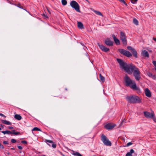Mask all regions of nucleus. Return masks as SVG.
<instances>
[{
  "instance_id": "obj_18",
  "label": "nucleus",
  "mask_w": 156,
  "mask_h": 156,
  "mask_svg": "<svg viewBox=\"0 0 156 156\" xmlns=\"http://www.w3.org/2000/svg\"><path fill=\"white\" fill-rule=\"evenodd\" d=\"M134 152V150L133 149H131L130 152H128L126 154V156H132V154Z\"/></svg>"
},
{
  "instance_id": "obj_30",
  "label": "nucleus",
  "mask_w": 156,
  "mask_h": 156,
  "mask_svg": "<svg viewBox=\"0 0 156 156\" xmlns=\"http://www.w3.org/2000/svg\"><path fill=\"white\" fill-rule=\"evenodd\" d=\"M138 0H130L132 3L133 4H136L137 3Z\"/></svg>"
},
{
  "instance_id": "obj_12",
  "label": "nucleus",
  "mask_w": 156,
  "mask_h": 156,
  "mask_svg": "<svg viewBox=\"0 0 156 156\" xmlns=\"http://www.w3.org/2000/svg\"><path fill=\"white\" fill-rule=\"evenodd\" d=\"M115 125L112 124L111 123H108L105 126V127L107 129L111 130L115 127Z\"/></svg>"
},
{
  "instance_id": "obj_15",
  "label": "nucleus",
  "mask_w": 156,
  "mask_h": 156,
  "mask_svg": "<svg viewBox=\"0 0 156 156\" xmlns=\"http://www.w3.org/2000/svg\"><path fill=\"white\" fill-rule=\"evenodd\" d=\"M112 36L116 44L117 45H119L120 44L119 40L116 38L115 35L114 34H112Z\"/></svg>"
},
{
  "instance_id": "obj_11",
  "label": "nucleus",
  "mask_w": 156,
  "mask_h": 156,
  "mask_svg": "<svg viewBox=\"0 0 156 156\" xmlns=\"http://www.w3.org/2000/svg\"><path fill=\"white\" fill-rule=\"evenodd\" d=\"M98 45L99 47L103 51L105 52H106L109 51L110 49L108 48H106L103 45H100L99 43H98Z\"/></svg>"
},
{
  "instance_id": "obj_10",
  "label": "nucleus",
  "mask_w": 156,
  "mask_h": 156,
  "mask_svg": "<svg viewBox=\"0 0 156 156\" xmlns=\"http://www.w3.org/2000/svg\"><path fill=\"white\" fill-rule=\"evenodd\" d=\"M45 142L48 144L49 146H51L53 148H55L56 147V144L54 143L53 142L50 140H46Z\"/></svg>"
},
{
  "instance_id": "obj_25",
  "label": "nucleus",
  "mask_w": 156,
  "mask_h": 156,
  "mask_svg": "<svg viewBox=\"0 0 156 156\" xmlns=\"http://www.w3.org/2000/svg\"><path fill=\"white\" fill-rule=\"evenodd\" d=\"M93 11L97 15H99V16H103V15L101 13V12H100L99 11H97V10H93Z\"/></svg>"
},
{
  "instance_id": "obj_51",
  "label": "nucleus",
  "mask_w": 156,
  "mask_h": 156,
  "mask_svg": "<svg viewBox=\"0 0 156 156\" xmlns=\"http://www.w3.org/2000/svg\"><path fill=\"white\" fill-rule=\"evenodd\" d=\"M1 129H2V128L1 127H0V130H1Z\"/></svg>"
},
{
  "instance_id": "obj_47",
  "label": "nucleus",
  "mask_w": 156,
  "mask_h": 156,
  "mask_svg": "<svg viewBox=\"0 0 156 156\" xmlns=\"http://www.w3.org/2000/svg\"><path fill=\"white\" fill-rule=\"evenodd\" d=\"M11 132H15V130H12Z\"/></svg>"
},
{
  "instance_id": "obj_1",
  "label": "nucleus",
  "mask_w": 156,
  "mask_h": 156,
  "mask_svg": "<svg viewBox=\"0 0 156 156\" xmlns=\"http://www.w3.org/2000/svg\"><path fill=\"white\" fill-rule=\"evenodd\" d=\"M117 61L120 65V67L124 69L129 74H131L133 72V75L136 81H139L141 78L140 73L139 69L132 64H128L122 59L117 58Z\"/></svg>"
},
{
  "instance_id": "obj_34",
  "label": "nucleus",
  "mask_w": 156,
  "mask_h": 156,
  "mask_svg": "<svg viewBox=\"0 0 156 156\" xmlns=\"http://www.w3.org/2000/svg\"><path fill=\"white\" fill-rule=\"evenodd\" d=\"M147 74L150 77H152V75H153L151 73H150V72H148L147 73Z\"/></svg>"
},
{
  "instance_id": "obj_42",
  "label": "nucleus",
  "mask_w": 156,
  "mask_h": 156,
  "mask_svg": "<svg viewBox=\"0 0 156 156\" xmlns=\"http://www.w3.org/2000/svg\"><path fill=\"white\" fill-rule=\"evenodd\" d=\"M8 128L9 129H12L13 128V127H12V126H9L8 127Z\"/></svg>"
},
{
  "instance_id": "obj_3",
  "label": "nucleus",
  "mask_w": 156,
  "mask_h": 156,
  "mask_svg": "<svg viewBox=\"0 0 156 156\" xmlns=\"http://www.w3.org/2000/svg\"><path fill=\"white\" fill-rule=\"evenodd\" d=\"M126 99L130 103L135 104L141 102L140 98L136 95L127 96L126 97Z\"/></svg>"
},
{
  "instance_id": "obj_38",
  "label": "nucleus",
  "mask_w": 156,
  "mask_h": 156,
  "mask_svg": "<svg viewBox=\"0 0 156 156\" xmlns=\"http://www.w3.org/2000/svg\"><path fill=\"white\" fill-rule=\"evenodd\" d=\"M0 148L2 149H4V147L3 145L0 143Z\"/></svg>"
},
{
  "instance_id": "obj_37",
  "label": "nucleus",
  "mask_w": 156,
  "mask_h": 156,
  "mask_svg": "<svg viewBox=\"0 0 156 156\" xmlns=\"http://www.w3.org/2000/svg\"><path fill=\"white\" fill-rule=\"evenodd\" d=\"M153 79L155 80L156 79V76L155 75H152V76L151 77Z\"/></svg>"
},
{
  "instance_id": "obj_2",
  "label": "nucleus",
  "mask_w": 156,
  "mask_h": 156,
  "mask_svg": "<svg viewBox=\"0 0 156 156\" xmlns=\"http://www.w3.org/2000/svg\"><path fill=\"white\" fill-rule=\"evenodd\" d=\"M124 80L126 82V86H130L133 89L137 90L138 92H140V90L139 88L138 87L134 80H132L127 75L125 76Z\"/></svg>"
},
{
  "instance_id": "obj_43",
  "label": "nucleus",
  "mask_w": 156,
  "mask_h": 156,
  "mask_svg": "<svg viewBox=\"0 0 156 156\" xmlns=\"http://www.w3.org/2000/svg\"><path fill=\"white\" fill-rule=\"evenodd\" d=\"M153 120H154V121L156 122V118H155V117H153Z\"/></svg>"
},
{
  "instance_id": "obj_14",
  "label": "nucleus",
  "mask_w": 156,
  "mask_h": 156,
  "mask_svg": "<svg viewBox=\"0 0 156 156\" xmlns=\"http://www.w3.org/2000/svg\"><path fill=\"white\" fill-rule=\"evenodd\" d=\"M145 94L146 96L150 98L151 96V92L148 88H146L144 90Z\"/></svg>"
},
{
  "instance_id": "obj_20",
  "label": "nucleus",
  "mask_w": 156,
  "mask_h": 156,
  "mask_svg": "<svg viewBox=\"0 0 156 156\" xmlns=\"http://www.w3.org/2000/svg\"><path fill=\"white\" fill-rule=\"evenodd\" d=\"M2 123L7 125H11L12 123L11 122L6 120H2Z\"/></svg>"
},
{
  "instance_id": "obj_5",
  "label": "nucleus",
  "mask_w": 156,
  "mask_h": 156,
  "mask_svg": "<svg viewBox=\"0 0 156 156\" xmlns=\"http://www.w3.org/2000/svg\"><path fill=\"white\" fill-rule=\"evenodd\" d=\"M71 6L77 12H80V6L78 3L75 1H72L70 3Z\"/></svg>"
},
{
  "instance_id": "obj_4",
  "label": "nucleus",
  "mask_w": 156,
  "mask_h": 156,
  "mask_svg": "<svg viewBox=\"0 0 156 156\" xmlns=\"http://www.w3.org/2000/svg\"><path fill=\"white\" fill-rule=\"evenodd\" d=\"M101 140L103 142L104 144L107 146H111L112 144L111 142L109 141L107 137L104 134H102L101 136Z\"/></svg>"
},
{
  "instance_id": "obj_16",
  "label": "nucleus",
  "mask_w": 156,
  "mask_h": 156,
  "mask_svg": "<svg viewBox=\"0 0 156 156\" xmlns=\"http://www.w3.org/2000/svg\"><path fill=\"white\" fill-rule=\"evenodd\" d=\"M142 55L144 57H149V54L147 51L146 50L142 51Z\"/></svg>"
},
{
  "instance_id": "obj_21",
  "label": "nucleus",
  "mask_w": 156,
  "mask_h": 156,
  "mask_svg": "<svg viewBox=\"0 0 156 156\" xmlns=\"http://www.w3.org/2000/svg\"><path fill=\"white\" fill-rule=\"evenodd\" d=\"M73 154L75 156H83L81 154H80L79 153L76 151V152H74L73 153Z\"/></svg>"
},
{
  "instance_id": "obj_28",
  "label": "nucleus",
  "mask_w": 156,
  "mask_h": 156,
  "mask_svg": "<svg viewBox=\"0 0 156 156\" xmlns=\"http://www.w3.org/2000/svg\"><path fill=\"white\" fill-rule=\"evenodd\" d=\"M62 4L63 5H66L67 4V2L66 0H62Z\"/></svg>"
},
{
  "instance_id": "obj_31",
  "label": "nucleus",
  "mask_w": 156,
  "mask_h": 156,
  "mask_svg": "<svg viewBox=\"0 0 156 156\" xmlns=\"http://www.w3.org/2000/svg\"><path fill=\"white\" fill-rule=\"evenodd\" d=\"M133 143L131 142H129L127 143L126 144V147H129L132 145L133 144Z\"/></svg>"
},
{
  "instance_id": "obj_39",
  "label": "nucleus",
  "mask_w": 156,
  "mask_h": 156,
  "mask_svg": "<svg viewBox=\"0 0 156 156\" xmlns=\"http://www.w3.org/2000/svg\"><path fill=\"white\" fill-rule=\"evenodd\" d=\"M17 147L18 148V149H19L20 150H22L23 149V147L21 146H18Z\"/></svg>"
},
{
  "instance_id": "obj_36",
  "label": "nucleus",
  "mask_w": 156,
  "mask_h": 156,
  "mask_svg": "<svg viewBox=\"0 0 156 156\" xmlns=\"http://www.w3.org/2000/svg\"><path fill=\"white\" fill-rule=\"evenodd\" d=\"M21 142L23 144H27V142L26 141H22Z\"/></svg>"
},
{
  "instance_id": "obj_52",
  "label": "nucleus",
  "mask_w": 156,
  "mask_h": 156,
  "mask_svg": "<svg viewBox=\"0 0 156 156\" xmlns=\"http://www.w3.org/2000/svg\"><path fill=\"white\" fill-rule=\"evenodd\" d=\"M65 89L66 90H67V88H66Z\"/></svg>"
},
{
  "instance_id": "obj_8",
  "label": "nucleus",
  "mask_w": 156,
  "mask_h": 156,
  "mask_svg": "<svg viewBox=\"0 0 156 156\" xmlns=\"http://www.w3.org/2000/svg\"><path fill=\"white\" fill-rule=\"evenodd\" d=\"M127 48L128 50L131 51L134 57L135 58H137V53L135 49L133 48L130 46H128L127 47Z\"/></svg>"
},
{
  "instance_id": "obj_50",
  "label": "nucleus",
  "mask_w": 156,
  "mask_h": 156,
  "mask_svg": "<svg viewBox=\"0 0 156 156\" xmlns=\"http://www.w3.org/2000/svg\"><path fill=\"white\" fill-rule=\"evenodd\" d=\"M11 149H12V150H14V147L11 148Z\"/></svg>"
},
{
  "instance_id": "obj_49",
  "label": "nucleus",
  "mask_w": 156,
  "mask_h": 156,
  "mask_svg": "<svg viewBox=\"0 0 156 156\" xmlns=\"http://www.w3.org/2000/svg\"><path fill=\"white\" fill-rule=\"evenodd\" d=\"M87 2H88L89 3V2L88 0H85Z\"/></svg>"
},
{
  "instance_id": "obj_24",
  "label": "nucleus",
  "mask_w": 156,
  "mask_h": 156,
  "mask_svg": "<svg viewBox=\"0 0 156 156\" xmlns=\"http://www.w3.org/2000/svg\"><path fill=\"white\" fill-rule=\"evenodd\" d=\"M1 132L2 133H3L4 134H11L12 133V132L11 131L7 130L6 131H2Z\"/></svg>"
},
{
  "instance_id": "obj_23",
  "label": "nucleus",
  "mask_w": 156,
  "mask_h": 156,
  "mask_svg": "<svg viewBox=\"0 0 156 156\" xmlns=\"http://www.w3.org/2000/svg\"><path fill=\"white\" fill-rule=\"evenodd\" d=\"M99 77L101 80L103 82H104L105 81V78L103 77L101 74H99Z\"/></svg>"
},
{
  "instance_id": "obj_7",
  "label": "nucleus",
  "mask_w": 156,
  "mask_h": 156,
  "mask_svg": "<svg viewBox=\"0 0 156 156\" xmlns=\"http://www.w3.org/2000/svg\"><path fill=\"white\" fill-rule=\"evenodd\" d=\"M120 38L123 45H126L127 43L126 36L125 33L122 31L120 32Z\"/></svg>"
},
{
  "instance_id": "obj_27",
  "label": "nucleus",
  "mask_w": 156,
  "mask_h": 156,
  "mask_svg": "<svg viewBox=\"0 0 156 156\" xmlns=\"http://www.w3.org/2000/svg\"><path fill=\"white\" fill-rule=\"evenodd\" d=\"M32 131H41V130L37 128V127H34L32 130Z\"/></svg>"
},
{
  "instance_id": "obj_48",
  "label": "nucleus",
  "mask_w": 156,
  "mask_h": 156,
  "mask_svg": "<svg viewBox=\"0 0 156 156\" xmlns=\"http://www.w3.org/2000/svg\"><path fill=\"white\" fill-rule=\"evenodd\" d=\"M60 153L63 156H65V155H64L63 154H62V153L61 152H60Z\"/></svg>"
},
{
  "instance_id": "obj_33",
  "label": "nucleus",
  "mask_w": 156,
  "mask_h": 156,
  "mask_svg": "<svg viewBox=\"0 0 156 156\" xmlns=\"http://www.w3.org/2000/svg\"><path fill=\"white\" fill-rule=\"evenodd\" d=\"M42 16L44 17V19H47L48 18V17L44 13L42 14Z\"/></svg>"
},
{
  "instance_id": "obj_9",
  "label": "nucleus",
  "mask_w": 156,
  "mask_h": 156,
  "mask_svg": "<svg viewBox=\"0 0 156 156\" xmlns=\"http://www.w3.org/2000/svg\"><path fill=\"white\" fill-rule=\"evenodd\" d=\"M144 116L147 118H153L154 117V114L153 113H150L148 112L144 111Z\"/></svg>"
},
{
  "instance_id": "obj_46",
  "label": "nucleus",
  "mask_w": 156,
  "mask_h": 156,
  "mask_svg": "<svg viewBox=\"0 0 156 156\" xmlns=\"http://www.w3.org/2000/svg\"><path fill=\"white\" fill-rule=\"evenodd\" d=\"M153 39L156 42V38H155L154 37H153Z\"/></svg>"
},
{
  "instance_id": "obj_13",
  "label": "nucleus",
  "mask_w": 156,
  "mask_h": 156,
  "mask_svg": "<svg viewBox=\"0 0 156 156\" xmlns=\"http://www.w3.org/2000/svg\"><path fill=\"white\" fill-rule=\"evenodd\" d=\"M105 44L108 46H112L113 45V42L110 40L109 38H107L105 41Z\"/></svg>"
},
{
  "instance_id": "obj_40",
  "label": "nucleus",
  "mask_w": 156,
  "mask_h": 156,
  "mask_svg": "<svg viewBox=\"0 0 156 156\" xmlns=\"http://www.w3.org/2000/svg\"><path fill=\"white\" fill-rule=\"evenodd\" d=\"M0 116L4 117L5 118L6 117V116L4 114L1 113H0Z\"/></svg>"
},
{
  "instance_id": "obj_32",
  "label": "nucleus",
  "mask_w": 156,
  "mask_h": 156,
  "mask_svg": "<svg viewBox=\"0 0 156 156\" xmlns=\"http://www.w3.org/2000/svg\"><path fill=\"white\" fill-rule=\"evenodd\" d=\"M11 134H13L16 135H17L19 134H20V132H12Z\"/></svg>"
},
{
  "instance_id": "obj_6",
  "label": "nucleus",
  "mask_w": 156,
  "mask_h": 156,
  "mask_svg": "<svg viewBox=\"0 0 156 156\" xmlns=\"http://www.w3.org/2000/svg\"><path fill=\"white\" fill-rule=\"evenodd\" d=\"M118 51L120 53L127 57H129L132 56V54L129 51L124 49H119Z\"/></svg>"
},
{
  "instance_id": "obj_22",
  "label": "nucleus",
  "mask_w": 156,
  "mask_h": 156,
  "mask_svg": "<svg viewBox=\"0 0 156 156\" xmlns=\"http://www.w3.org/2000/svg\"><path fill=\"white\" fill-rule=\"evenodd\" d=\"M133 23L136 25H138L139 24V22L138 20L136 18H134L133 20Z\"/></svg>"
},
{
  "instance_id": "obj_44",
  "label": "nucleus",
  "mask_w": 156,
  "mask_h": 156,
  "mask_svg": "<svg viewBox=\"0 0 156 156\" xmlns=\"http://www.w3.org/2000/svg\"><path fill=\"white\" fill-rule=\"evenodd\" d=\"M125 121V119H123L122 121L121 122V125H122L124 122V121Z\"/></svg>"
},
{
  "instance_id": "obj_17",
  "label": "nucleus",
  "mask_w": 156,
  "mask_h": 156,
  "mask_svg": "<svg viewBox=\"0 0 156 156\" xmlns=\"http://www.w3.org/2000/svg\"><path fill=\"white\" fill-rule=\"evenodd\" d=\"M77 26L78 28L80 29H82L84 28L83 25V23L80 22H77Z\"/></svg>"
},
{
  "instance_id": "obj_53",
  "label": "nucleus",
  "mask_w": 156,
  "mask_h": 156,
  "mask_svg": "<svg viewBox=\"0 0 156 156\" xmlns=\"http://www.w3.org/2000/svg\"><path fill=\"white\" fill-rule=\"evenodd\" d=\"M43 156H46V155H43Z\"/></svg>"
},
{
  "instance_id": "obj_19",
  "label": "nucleus",
  "mask_w": 156,
  "mask_h": 156,
  "mask_svg": "<svg viewBox=\"0 0 156 156\" xmlns=\"http://www.w3.org/2000/svg\"><path fill=\"white\" fill-rule=\"evenodd\" d=\"M14 118L15 119L18 120H20L22 119L21 116L20 115L18 114L15 115H14Z\"/></svg>"
},
{
  "instance_id": "obj_29",
  "label": "nucleus",
  "mask_w": 156,
  "mask_h": 156,
  "mask_svg": "<svg viewBox=\"0 0 156 156\" xmlns=\"http://www.w3.org/2000/svg\"><path fill=\"white\" fill-rule=\"evenodd\" d=\"M154 66V69L156 71V61H154L152 62Z\"/></svg>"
},
{
  "instance_id": "obj_41",
  "label": "nucleus",
  "mask_w": 156,
  "mask_h": 156,
  "mask_svg": "<svg viewBox=\"0 0 156 156\" xmlns=\"http://www.w3.org/2000/svg\"><path fill=\"white\" fill-rule=\"evenodd\" d=\"M3 143L4 144H8V142L7 141H4L3 142Z\"/></svg>"
},
{
  "instance_id": "obj_45",
  "label": "nucleus",
  "mask_w": 156,
  "mask_h": 156,
  "mask_svg": "<svg viewBox=\"0 0 156 156\" xmlns=\"http://www.w3.org/2000/svg\"><path fill=\"white\" fill-rule=\"evenodd\" d=\"M0 126L2 127V128H3L4 127V126L2 124H1Z\"/></svg>"
},
{
  "instance_id": "obj_35",
  "label": "nucleus",
  "mask_w": 156,
  "mask_h": 156,
  "mask_svg": "<svg viewBox=\"0 0 156 156\" xmlns=\"http://www.w3.org/2000/svg\"><path fill=\"white\" fill-rule=\"evenodd\" d=\"M11 142L12 143H14L16 142V140L14 139H12L11 140Z\"/></svg>"
},
{
  "instance_id": "obj_26",
  "label": "nucleus",
  "mask_w": 156,
  "mask_h": 156,
  "mask_svg": "<svg viewBox=\"0 0 156 156\" xmlns=\"http://www.w3.org/2000/svg\"><path fill=\"white\" fill-rule=\"evenodd\" d=\"M17 6L18 7L20 8H21V9H24V10H25L26 12H28V13H29L30 14V12L28 11H27L26 9H23V6H22L20 4H18L17 5Z\"/></svg>"
}]
</instances>
